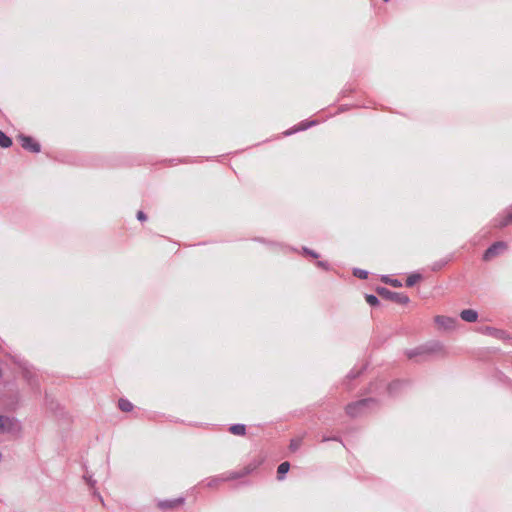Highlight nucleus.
Masks as SVG:
<instances>
[{
  "instance_id": "30",
  "label": "nucleus",
  "mask_w": 512,
  "mask_h": 512,
  "mask_svg": "<svg viewBox=\"0 0 512 512\" xmlns=\"http://www.w3.org/2000/svg\"><path fill=\"white\" fill-rule=\"evenodd\" d=\"M329 440H331V438H329V437H323V439H322L323 442H326V441H329Z\"/></svg>"
},
{
  "instance_id": "24",
  "label": "nucleus",
  "mask_w": 512,
  "mask_h": 512,
  "mask_svg": "<svg viewBox=\"0 0 512 512\" xmlns=\"http://www.w3.org/2000/svg\"><path fill=\"white\" fill-rule=\"evenodd\" d=\"M313 124H314V122H310V123H308V124H302L300 127L295 128V129L293 130V132L300 131V130H305L306 128H308L309 126H311V125H313ZM291 133H292V131H288V132H286L285 134H286V135H290Z\"/></svg>"
},
{
  "instance_id": "9",
  "label": "nucleus",
  "mask_w": 512,
  "mask_h": 512,
  "mask_svg": "<svg viewBox=\"0 0 512 512\" xmlns=\"http://www.w3.org/2000/svg\"><path fill=\"white\" fill-rule=\"evenodd\" d=\"M460 317L463 321L472 323L477 321L478 313L473 309H465L461 311Z\"/></svg>"
},
{
  "instance_id": "26",
  "label": "nucleus",
  "mask_w": 512,
  "mask_h": 512,
  "mask_svg": "<svg viewBox=\"0 0 512 512\" xmlns=\"http://www.w3.org/2000/svg\"><path fill=\"white\" fill-rule=\"evenodd\" d=\"M137 219L139 221H146L147 220V215L143 212V211H138L137 212Z\"/></svg>"
},
{
  "instance_id": "13",
  "label": "nucleus",
  "mask_w": 512,
  "mask_h": 512,
  "mask_svg": "<svg viewBox=\"0 0 512 512\" xmlns=\"http://www.w3.org/2000/svg\"><path fill=\"white\" fill-rule=\"evenodd\" d=\"M118 407L123 412H130L134 406L129 400L121 398L118 401Z\"/></svg>"
},
{
  "instance_id": "25",
  "label": "nucleus",
  "mask_w": 512,
  "mask_h": 512,
  "mask_svg": "<svg viewBox=\"0 0 512 512\" xmlns=\"http://www.w3.org/2000/svg\"><path fill=\"white\" fill-rule=\"evenodd\" d=\"M303 252H304L306 255H309V256H311L312 258H315V259L319 257V254H318V253H316L315 251L310 250V249H308V248H303Z\"/></svg>"
},
{
  "instance_id": "23",
  "label": "nucleus",
  "mask_w": 512,
  "mask_h": 512,
  "mask_svg": "<svg viewBox=\"0 0 512 512\" xmlns=\"http://www.w3.org/2000/svg\"><path fill=\"white\" fill-rule=\"evenodd\" d=\"M447 262H448L447 260H445V261H439V262H436V263H434V264L432 265L431 269H432L433 271H438V270H440L442 267H444V266L447 264Z\"/></svg>"
},
{
  "instance_id": "10",
  "label": "nucleus",
  "mask_w": 512,
  "mask_h": 512,
  "mask_svg": "<svg viewBox=\"0 0 512 512\" xmlns=\"http://www.w3.org/2000/svg\"><path fill=\"white\" fill-rule=\"evenodd\" d=\"M435 322L445 329H451L455 325V320L450 317L436 316Z\"/></svg>"
},
{
  "instance_id": "17",
  "label": "nucleus",
  "mask_w": 512,
  "mask_h": 512,
  "mask_svg": "<svg viewBox=\"0 0 512 512\" xmlns=\"http://www.w3.org/2000/svg\"><path fill=\"white\" fill-rule=\"evenodd\" d=\"M510 223H512V216H511L510 212L508 211L507 215L505 217H503L502 219H500L495 226L498 228H504L507 225H509Z\"/></svg>"
},
{
  "instance_id": "19",
  "label": "nucleus",
  "mask_w": 512,
  "mask_h": 512,
  "mask_svg": "<svg viewBox=\"0 0 512 512\" xmlns=\"http://www.w3.org/2000/svg\"><path fill=\"white\" fill-rule=\"evenodd\" d=\"M302 445V438H294L290 441L289 450L291 452H296Z\"/></svg>"
},
{
  "instance_id": "2",
  "label": "nucleus",
  "mask_w": 512,
  "mask_h": 512,
  "mask_svg": "<svg viewBox=\"0 0 512 512\" xmlns=\"http://www.w3.org/2000/svg\"><path fill=\"white\" fill-rule=\"evenodd\" d=\"M377 405L374 398L361 399L356 402L349 403L345 407L346 414L351 418H356L364 413L365 410Z\"/></svg>"
},
{
  "instance_id": "12",
  "label": "nucleus",
  "mask_w": 512,
  "mask_h": 512,
  "mask_svg": "<svg viewBox=\"0 0 512 512\" xmlns=\"http://www.w3.org/2000/svg\"><path fill=\"white\" fill-rule=\"evenodd\" d=\"M230 433L243 436L246 433V426L243 424H234L229 428Z\"/></svg>"
},
{
  "instance_id": "22",
  "label": "nucleus",
  "mask_w": 512,
  "mask_h": 512,
  "mask_svg": "<svg viewBox=\"0 0 512 512\" xmlns=\"http://www.w3.org/2000/svg\"><path fill=\"white\" fill-rule=\"evenodd\" d=\"M353 274L360 279H367L368 277V272L362 269H354Z\"/></svg>"
},
{
  "instance_id": "15",
  "label": "nucleus",
  "mask_w": 512,
  "mask_h": 512,
  "mask_svg": "<svg viewBox=\"0 0 512 512\" xmlns=\"http://www.w3.org/2000/svg\"><path fill=\"white\" fill-rule=\"evenodd\" d=\"M422 279V276L421 274L419 273H413L411 275H409L406 279V286L407 287H412L414 286L418 281H420Z\"/></svg>"
},
{
  "instance_id": "6",
  "label": "nucleus",
  "mask_w": 512,
  "mask_h": 512,
  "mask_svg": "<svg viewBox=\"0 0 512 512\" xmlns=\"http://www.w3.org/2000/svg\"><path fill=\"white\" fill-rule=\"evenodd\" d=\"M507 249V244L503 241H498L492 244L484 253L483 260L490 261L503 251Z\"/></svg>"
},
{
  "instance_id": "29",
  "label": "nucleus",
  "mask_w": 512,
  "mask_h": 512,
  "mask_svg": "<svg viewBox=\"0 0 512 512\" xmlns=\"http://www.w3.org/2000/svg\"><path fill=\"white\" fill-rule=\"evenodd\" d=\"M89 485L93 486L95 484V481H93L91 478L88 479Z\"/></svg>"
},
{
  "instance_id": "20",
  "label": "nucleus",
  "mask_w": 512,
  "mask_h": 512,
  "mask_svg": "<svg viewBox=\"0 0 512 512\" xmlns=\"http://www.w3.org/2000/svg\"><path fill=\"white\" fill-rule=\"evenodd\" d=\"M382 281L392 287L398 288L402 286V283L398 279H391L388 276H383Z\"/></svg>"
},
{
  "instance_id": "11",
  "label": "nucleus",
  "mask_w": 512,
  "mask_h": 512,
  "mask_svg": "<svg viewBox=\"0 0 512 512\" xmlns=\"http://www.w3.org/2000/svg\"><path fill=\"white\" fill-rule=\"evenodd\" d=\"M289 469H290V463L282 462L277 468V479L283 480L285 474L289 471Z\"/></svg>"
},
{
  "instance_id": "16",
  "label": "nucleus",
  "mask_w": 512,
  "mask_h": 512,
  "mask_svg": "<svg viewBox=\"0 0 512 512\" xmlns=\"http://www.w3.org/2000/svg\"><path fill=\"white\" fill-rule=\"evenodd\" d=\"M12 145V139L3 131H0V147L9 148Z\"/></svg>"
},
{
  "instance_id": "3",
  "label": "nucleus",
  "mask_w": 512,
  "mask_h": 512,
  "mask_svg": "<svg viewBox=\"0 0 512 512\" xmlns=\"http://www.w3.org/2000/svg\"><path fill=\"white\" fill-rule=\"evenodd\" d=\"M22 431L19 420L15 417L0 415V434L18 436Z\"/></svg>"
},
{
  "instance_id": "7",
  "label": "nucleus",
  "mask_w": 512,
  "mask_h": 512,
  "mask_svg": "<svg viewBox=\"0 0 512 512\" xmlns=\"http://www.w3.org/2000/svg\"><path fill=\"white\" fill-rule=\"evenodd\" d=\"M254 469H255V466H252L251 464L247 465L246 467L240 469L239 471L228 473L224 478H222V481L236 480V479L245 477L249 473H251Z\"/></svg>"
},
{
  "instance_id": "27",
  "label": "nucleus",
  "mask_w": 512,
  "mask_h": 512,
  "mask_svg": "<svg viewBox=\"0 0 512 512\" xmlns=\"http://www.w3.org/2000/svg\"><path fill=\"white\" fill-rule=\"evenodd\" d=\"M317 265H318L319 267L323 268V269H328V264H327V262L319 261V262L317 263Z\"/></svg>"
},
{
  "instance_id": "18",
  "label": "nucleus",
  "mask_w": 512,
  "mask_h": 512,
  "mask_svg": "<svg viewBox=\"0 0 512 512\" xmlns=\"http://www.w3.org/2000/svg\"><path fill=\"white\" fill-rule=\"evenodd\" d=\"M402 386V382L397 380L390 383L387 387L389 394L394 395Z\"/></svg>"
},
{
  "instance_id": "31",
  "label": "nucleus",
  "mask_w": 512,
  "mask_h": 512,
  "mask_svg": "<svg viewBox=\"0 0 512 512\" xmlns=\"http://www.w3.org/2000/svg\"><path fill=\"white\" fill-rule=\"evenodd\" d=\"M97 497L100 499L101 502H103L102 496L100 494H97Z\"/></svg>"
},
{
  "instance_id": "14",
  "label": "nucleus",
  "mask_w": 512,
  "mask_h": 512,
  "mask_svg": "<svg viewBox=\"0 0 512 512\" xmlns=\"http://www.w3.org/2000/svg\"><path fill=\"white\" fill-rule=\"evenodd\" d=\"M484 333H487L496 338H504L505 332L493 327H486Z\"/></svg>"
},
{
  "instance_id": "4",
  "label": "nucleus",
  "mask_w": 512,
  "mask_h": 512,
  "mask_svg": "<svg viewBox=\"0 0 512 512\" xmlns=\"http://www.w3.org/2000/svg\"><path fill=\"white\" fill-rule=\"evenodd\" d=\"M376 292L382 298L392 301V302H395V303H398V304L406 305L410 301L409 297L407 295L390 291L389 289H387L385 287H377Z\"/></svg>"
},
{
  "instance_id": "5",
  "label": "nucleus",
  "mask_w": 512,
  "mask_h": 512,
  "mask_svg": "<svg viewBox=\"0 0 512 512\" xmlns=\"http://www.w3.org/2000/svg\"><path fill=\"white\" fill-rule=\"evenodd\" d=\"M18 140L21 143L22 148L32 153H39L41 150L40 144L31 136L20 134Z\"/></svg>"
},
{
  "instance_id": "21",
  "label": "nucleus",
  "mask_w": 512,
  "mask_h": 512,
  "mask_svg": "<svg viewBox=\"0 0 512 512\" xmlns=\"http://www.w3.org/2000/svg\"><path fill=\"white\" fill-rule=\"evenodd\" d=\"M365 299H366L367 303L371 306H377L379 304V300L375 295L367 294L365 296Z\"/></svg>"
},
{
  "instance_id": "1",
  "label": "nucleus",
  "mask_w": 512,
  "mask_h": 512,
  "mask_svg": "<svg viewBox=\"0 0 512 512\" xmlns=\"http://www.w3.org/2000/svg\"><path fill=\"white\" fill-rule=\"evenodd\" d=\"M405 355L409 359L418 358L416 360L417 362H424L436 355L445 356V352L443 346L439 342H433L407 350Z\"/></svg>"
},
{
  "instance_id": "28",
  "label": "nucleus",
  "mask_w": 512,
  "mask_h": 512,
  "mask_svg": "<svg viewBox=\"0 0 512 512\" xmlns=\"http://www.w3.org/2000/svg\"><path fill=\"white\" fill-rule=\"evenodd\" d=\"M331 440L332 441H339V442L341 441L340 438L337 437V436L331 437Z\"/></svg>"
},
{
  "instance_id": "8",
  "label": "nucleus",
  "mask_w": 512,
  "mask_h": 512,
  "mask_svg": "<svg viewBox=\"0 0 512 512\" xmlns=\"http://www.w3.org/2000/svg\"><path fill=\"white\" fill-rule=\"evenodd\" d=\"M185 502V499L183 497H179V498H176V499H173V500H163V501H159L157 506L158 508L162 509V510H171V509H174L178 506H181L183 505Z\"/></svg>"
}]
</instances>
